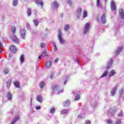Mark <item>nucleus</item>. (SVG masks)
Here are the masks:
<instances>
[{
    "label": "nucleus",
    "instance_id": "0eeeda50",
    "mask_svg": "<svg viewBox=\"0 0 124 124\" xmlns=\"http://www.w3.org/2000/svg\"><path fill=\"white\" fill-rule=\"evenodd\" d=\"M82 12V9L81 8H79L78 9V11L77 12V17L78 19L80 18V16H81V13Z\"/></svg>",
    "mask_w": 124,
    "mask_h": 124
},
{
    "label": "nucleus",
    "instance_id": "13d9d810",
    "mask_svg": "<svg viewBox=\"0 0 124 124\" xmlns=\"http://www.w3.org/2000/svg\"><path fill=\"white\" fill-rule=\"evenodd\" d=\"M66 82H67V80H65L64 82V85H66Z\"/></svg>",
    "mask_w": 124,
    "mask_h": 124
},
{
    "label": "nucleus",
    "instance_id": "7c9ffc66",
    "mask_svg": "<svg viewBox=\"0 0 124 124\" xmlns=\"http://www.w3.org/2000/svg\"><path fill=\"white\" fill-rule=\"evenodd\" d=\"M39 87L41 89H43L44 87H45V83L43 81H41L39 84Z\"/></svg>",
    "mask_w": 124,
    "mask_h": 124
},
{
    "label": "nucleus",
    "instance_id": "393cba45",
    "mask_svg": "<svg viewBox=\"0 0 124 124\" xmlns=\"http://www.w3.org/2000/svg\"><path fill=\"white\" fill-rule=\"evenodd\" d=\"M14 84L16 88H20V83L18 81H15Z\"/></svg>",
    "mask_w": 124,
    "mask_h": 124
},
{
    "label": "nucleus",
    "instance_id": "2f4dec72",
    "mask_svg": "<svg viewBox=\"0 0 124 124\" xmlns=\"http://www.w3.org/2000/svg\"><path fill=\"white\" fill-rule=\"evenodd\" d=\"M116 91H117V87H115L111 91V93H116Z\"/></svg>",
    "mask_w": 124,
    "mask_h": 124
},
{
    "label": "nucleus",
    "instance_id": "412c9836",
    "mask_svg": "<svg viewBox=\"0 0 124 124\" xmlns=\"http://www.w3.org/2000/svg\"><path fill=\"white\" fill-rule=\"evenodd\" d=\"M69 29H70V26H69V25H68V24H67L64 26L63 30H64V31H68V30H69Z\"/></svg>",
    "mask_w": 124,
    "mask_h": 124
},
{
    "label": "nucleus",
    "instance_id": "680f3d73",
    "mask_svg": "<svg viewBox=\"0 0 124 124\" xmlns=\"http://www.w3.org/2000/svg\"><path fill=\"white\" fill-rule=\"evenodd\" d=\"M38 58H39V60H40V59H41V56L40 55L39 56Z\"/></svg>",
    "mask_w": 124,
    "mask_h": 124
},
{
    "label": "nucleus",
    "instance_id": "e2e57ef3",
    "mask_svg": "<svg viewBox=\"0 0 124 124\" xmlns=\"http://www.w3.org/2000/svg\"><path fill=\"white\" fill-rule=\"evenodd\" d=\"M66 79H67V80L68 79H69V76H67Z\"/></svg>",
    "mask_w": 124,
    "mask_h": 124
},
{
    "label": "nucleus",
    "instance_id": "9b49d317",
    "mask_svg": "<svg viewBox=\"0 0 124 124\" xmlns=\"http://www.w3.org/2000/svg\"><path fill=\"white\" fill-rule=\"evenodd\" d=\"M119 15L121 19H124V12L123 9L119 10Z\"/></svg>",
    "mask_w": 124,
    "mask_h": 124
},
{
    "label": "nucleus",
    "instance_id": "c85d7f7f",
    "mask_svg": "<svg viewBox=\"0 0 124 124\" xmlns=\"http://www.w3.org/2000/svg\"><path fill=\"white\" fill-rule=\"evenodd\" d=\"M12 4L13 6H17L18 5V0H13Z\"/></svg>",
    "mask_w": 124,
    "mask_h": 124
},
{
    "label": "nucleus",
    "instance_id": "6ab92c4d",
    "mask_svg": "<svg viewBox=\"0 0 124 124\" xmlns=\"http://www.w3.org/2000/svg\"><path fill=\"white\" fill-rule=\"evenodd\" d=\"M13 41V42H15V43H18V42H19V39L15 35H14Z\"/></svg>",
    "mask_w": 124,
    "mask_h": 124
},
{
    "label": "nucleus",
    "instance_id": "b1692460",
    "mask_svg": "<svg viewBox=\"0 0 124 124\" xmlns=\"http://www.w3.org/2000/svg\"><path fill=\"white\" fill-rule=\"evenodd\" d=\"M36 3L37 4H40L41 6H43V2L42 0H36Z\"/></svg>",
    "mask_w": 124,
    "mask_h": 124
},
{
    "label": "nucleus",
    "instance_id": "2eb2a0df",
    "mask_svg": "<svg viewBox=\"0 0 124 124\" xmlns=\"http://www.w3.org/2000/svg\"><path fill=\"white\" fill-rule=\"evenodd\" d=\"M52 66V62L48 61L46 62V68H50V67Z\"/></svg>",
    "mask_w": 124,
    "mask_h": 124
},
{
    "label": "nucleus",
    "instance_id": "79ce46f5",
    "mask_svg": "<svg viewBox=\"0 0 124 124\" xmlns=\"http://www.w3.org/2000/svg\"><path fill=\"white\" fill-rule=\"evenodd\" d=\"M107 123L108 124H112V123H113V121H112V120L108 119L107 121Z\"/></svg>",
    "mask_w": 124,
    "mask_h": 124
},
{
    "label": "nucleus",
    "instance_id": "4c0bfd02",
    "mask_svg": "<svg viewBox=\"0 0 124 124\" xmlns=\"http://www.w3.org/2000/svg\"><path fill=\"white\" fill-rule=\"evenodd\" d=\"M45 56H48L47 55H46V51H44L42 53V57H45Z\"/></svg>",
    "mask_w": 124,
    "mask_h": 124
},
{
    "label": "nucleus",
    "instance_id": "8fccbe9b",
    "mask_svg": "<svg viewBox=\"0 0 124 124\" xmlns=\"http://www.w3.org/2000/svg\"><path fill=\"white\" fill-rule=\"evenodd\" d=\"M75 61L78 63H80V62H79V60H78V58H76Z\"/></svg>",
    "mask_w": 124,
    "mask_h": 124
},
{
    "label": "nucleus",
    "instance_id": "0e129e2a",
    "mask_svg": "<svg viewBox=\"0 0 124 124\" xmlns=\"http://www.w3.org/2000/svg\"><path fill=\"white\" fill-rule=\"evenodd\" d=\"M32 99L31 98V101H32Z\"/></svg>",
    "mask_w": 124,
    "mask_h": 124
},
{
    "label": "nucleus",
    "instance_id": "c03bdc74",
    "mask_svg": "<svg viewBox=\"0 0 124 124\" xmlns=\"http://www.w3.org/2000/svg\"><path fill=\"white\" fill-rule=\"evenodd\" d=\"M35 108L36 109V110H39L41 109V107H40V106H39L38 107H36Z\"/></svg>",
    "mask_w": 124,
    "mask_h": 124
},
{
    "label": "nucleus",
    "instance_id": "052dcab7",
    "mask_svg": "<svg viewBox=\"0 0 124 124\" xmlns=\"http://www.w3.org/2000/svg\"><path fill=\"white\" fill-rule=\"evenodd\" d=\"M97 21L98 22H99V18H98V17H97Z\"/></svg>",
    "mask_w": 124,
    "mask_h": 124
},
{
    "label": "nucleus",
    "instance_id": "a19ab883",
    "mask_svg": "<svg viewBox=\"0 0 124 124\" xmlns=\"http://www.w3.org/2000/svg\"><path fill=\"white\" fill-rule=\"evenodd\" d=\"M26 28L28 30H31V28L30 27V24L27 23L26 24Z\"/></svg>",
    "mask_w": 124,
    "mask_h": 124
},
{
    "label": "nucleus",
    "instance_id": "09e8293b",
    "mask_svg": "<svg viewBox=\"0 0 124 124\" xmlns=\"http://www.w3.org/2000/svg\"><path fill=\"white\" fill-rule=\"evenodd\" d=\"M41 48H44L45 47V44H42L41 45Z\"/></svg>",
    "mask_w": 124,
    "mask_h": 124
},
{
    "label": "nucleus",
    "instance_id": "4468645a",
    "mask_svg": "<svg viewBox=\"0 0 124 124\" xmlns=\"http://www.w3.org/2000/svg\"><path fill=\"white\" fill-rule=\"evenodd\" d=\"M116 108H114V109H110L108 110V113L110 114V115L111 116H113L114 114H115V113H116Z\"/></svg>",
    "mask_w": 124,
    "mask_h": 124
},
{
    "label": "nucleus",
    "instance_id": "9d476101",
    "mask_svg": "<svg viewBox=\"0 0 124 124\" xmlns=\"http://www.w3.org/2000/svg\"><path fill=\"white\" fill-rule=\"evenodd\" d=\"M122 51H123V47L122 46L119 47L117 48V51H116L115 54L116 56H118V55H119L121 53V52H122Z\"/></svg>",
    "mask_w": 124,
    "mask_h": 124
},
{
    "label": "nucleus",
    "instance_id": "aec40b11",
    "mask_svg": "<svg viewBox=\"0 0 124 124\" xmlns=\"http://www.w3.org/2000/svg\"><path fill=\"white\" fill-rule=\"evenodd\" d=\"M37 100V101H38V102H40V103H42V101H43V98L42 97V96L38 95Z\"/></svg>",
    "mask_w": 124,
    "mask_h": 124
},
{
    "label": "nucleus",
    "instance_id": "c9c22d12",
    "mask_svg": "<svg viewBox=\"0 0 124 124\" xmlns=\"http://www.w3.org/2000/svg\"><path fill=\"white\" fill-rule=\"evenodd\" d=\"M50 113H51V114H54L55 113V108H52L50 109Z\"/></svg>",
    "mask_w": 124,
    "mask_h": 124
},
{
    "label": "nucleus",
    "instance_id": "3c124183",
    "mask_svg": "<svg viewBox=\"0 0 124 124\" xmlns=\"http://www.w3.org/2000/svg\"><path fill=\"white\" fill-rule=\"evenodd\" d=\"M54 77V74H51L50 75V79H53V77Z\"/></svg>",
    "mask_w": 124,
    "mask_h": 124
},
{
    "label": "nucleus",
    "instance_id": "7ed1b4c3",
    "mask_svg": "<svg viewBox=\"0 0 124 124\" xmlns=\"http://www.w3.org/2000/svg\"><path fill=\"white\" fill-rule=\"evenodd\" d=\"M90 28H91V24L90 23H87L86 24H85L83 31V34H87V33L89 32Z\"/></svg>",
    "mask_w": 124,
    "mask_h": 124
},
{
    "label": "nucleus",
    "instance_id": "49530a36",
    "mask_svg": "<svg viewBox=\"0 0 124 124\" xmlns=\"http://www.w3.org/2000/svg\"><path fill=\"white\" fill-rule=\"evenodd\" d=\"M4 73L5 74H7V73H8V70L7 69H5L4 71Z\"/></svg>",
    "mask_w": 124,
    "mask_h": 124
},
{
    "label": "nucleus",
    "instance_id": "864d4df0",
    "mask_svg": "<svg viewBox=\"0 0 124 124\" xmlns=\"http://www.w3.org/2000/svg\"><path fill=\"white\" fill-rule=\"evenodd\" d=\"M52 45H53V47H54L55 46H56V43L53 42L52 43Z\"/></svg>",
    "mask_w": 124,
    "mask_h": 124
},
{
    "label": "nucleus",
    "instance_id": "f257e3e1",
    "mask_svg": "<svg viewBox=\"0 0 124 124\" xmlns=\"http://www.w3.org/2000/svg\"><path fill=\"white\" fill-rule=\"evenodd\" d=\"M112 64H113V60L110 59L108 62L107 67H106V70L103 73V75L100 77V78H103V77H106V76H107V74H108V69H110V68H111Z\"/></svg>",
    "mask_w": 124,
    "mask_h": 124
},
{
    "label": "nucleus",
    "instance_id": "bb28decb",
    "mask_svg": "<svg viewBox=\"0 0 124 124\" xmlns=\"http://www.w3.org/2000/svg\"><path fill=\"white\" fill-rule=\"evenodd\" d=\"M7 88H9L11 85V79H9L6 83Z\"/></svg>",
    "mask_w": 124,
    "mask_h": 124
},
{
    "label": "nucleus",
    "instance_id": "5fc2aeb1",
    "mask_svg": "<svg viewBox=\"0 0 124 124\" xmlns=\"http://www.w3.org/2000/svg\"><path fill=\"white\" fill-rule=\"evenodd\" d=\"M82 117H83V115H82V114H79L78 116V118H82Z\"/></svg>",
    "mask_w": 124,
    "mask_h": 124
},
{
    "label": "nucleus",
    "instance_id": "72a5a7b5",
    "mask_svg": "<svg viewBox=\"0 0 124 124\" xmlns=\"http://www.w3.org/2000/svg\"><path fill=\"white\" fill-rule=\"evenodd\" d=\"M83 18H86V17L88 16V13L86 11H84L83 13Z\"/></svg>",
    "mask_w": 124,
    "mask_h": 124
},
{
    "label": "nucleus",
    "instance_id": "774afa93",
    "mask_svg": "<svg viewBox=\"0 0 124 124\" xmlns=\"http://www.w3.org/2000/svg\"><path fill=\"white\" fill-rule=\"evenodd\" d=\"M105 0V1H107V0Z\"/></svg>",
    "mask_w": 124,
    "mask_h": 124
},
{
    "label": "nucleus",
    "instance_id": "bf43d9fd",
    "mask_svg": "<svg viewBox=\"0 0 124 124\" xmlns=\"http://www.w3.org/2000/svg\"><path fill=\"white\" fill-rule=\"evenodd\" d=\"M111 96H114L115 95V93H112L111 94Z\"/></svg>",
    "mask_w": 124,
    "mask_h": 124
},
{
    "label": "nucleus",
    "instance_id": "4be33fe9",
    "mask_svg": "<svg viewBox=\"0 0 124 124\" xmlns=\"http://www.w3.org/2000/svg\"><path fill=\"white\" fill-rule=\"evenodd\" d=\"M27 14L29 17L31 15V9L28 8L27 11Z\"/></svg>",
    "mask_w": 124,
    "mask_h": 124
},
{
    "label": "nucleus",
    "instance_id": "f8f14e48",
    "mask_svg": "<svg viewBox=\"0 0 124 124\" xmlns=\"http://www.w3.org/2000/svg\"><path fill=\"white\" fill-rule=\"evenodd\" d=\"M63 105L64 107H67V106H69V105H70V101L69 100H66L65 102H63Z\"/></svg>",
    "mask_w": 124,
    "mask_h": 124
},
{
    "label": "nucleus",
    "instance_id": "423d86ee",
    "mask_svg": "<svg viewBox=\"0 0 124 124\" xmlns=\"http://www.w3.org/2000/svg\"><path fill=\"white\" fill-rule=\"evenodd\" d=\"M110 8L112 11H116V4L113 0L110 1Z\"/></svg>",
    "mask_w": 124,
    "mask_h": 124
},
{
    "label": "nucleus",
    "instance_id": "c756f323",
    "mask_svg": "<svg viewBox=\"0 0 124 124\" xmlns=\"http://www.w3.org/2000/svg\"><path fill=\"white\" fill-rule=\"evenodd\" d=\"M33 22L34 23V25L35 26V27H37V26H38V19H34L33 20Z\"/></svg>",
    "mask_w": 124,
    "mask_h": 124
},
{
    "label": "nucleus",
    "instance_id": "cd10ccee",
    "mask_svg": "<svg viewBox=\"0 0 124 124\" xmlns=\"http://www.w3.org/2000/svg\"><path fill=\"white\" fill-rule=\"evenodd\" d=\"M67 113H68V110H67V109H63L61 112V115H64L67 114Z\"/></svg>",
    "mask_w": 124,
    "mask_h": 124
},
{
    "label": "nucleus",
    "instance_id": "6e6d98bb",
    "mask_svg": "<svg viewBox=\"0 0 124 124\" xmlns=\"http://www.w3.org/2000/svg\"><path fill=\"white\" fill-rule=\"evenodd\" d=\"M54 48L55 51H57V46H54Z\"/></svg>",
    "mask_w": 124,
    "mask_h": 124
},
{
    "label": "nucleus",
    "instance_id": "e433bc0d",
    "mask_svg": "<svg viewBox=\"0 0 124 124\" xmlns=\"http://www.w3.org/2000/svg\"><path fill=\"white\" fill-rule=\"evenodd\" d=\"M67 3L68 5H70V6H71L72 5V0H67Z\"/></svg>",
    "mask_w": 124,
    "mask_h": 124
},
{
    "label": "nucleus",
    "instance_id": "a18cd8bd",
    "mask_svg": "<svg viewBox=\"0 0 124 124\" xmlns=\"http://www.w3.org/2000/svg\"><path fill=\"white\" fill-rule=\"evenodd\" d=\"M85 124H91V121H90V120L86 121Z\"/></svg>",
    "mask_w": 124,
    "mask_h": 124
},
{
    "label": "nucleus",
    "instance_id": "39448f33",
    "mask_svg": "<svg viewBox=\"0 0 124 124\" xmlns=\"http://www.w3.org/2000/svg\"><path fill=\"white\" fill-rule=\"evenodd\" d=\"M19 34L20 35V38L22 39H25V37H26V30H20Z\"/></svg>",
    "mask_w": 124,
    "mask_h": 124
},
{
    "label": "nucleus",
    "instance_id": "37998d69",
    "mask_svg": "<svg viewBox=\"0 0 124 124\" xmlns=\"http://www.w3.org/2000/svg\"><path fill=\"white\" fill-rule=\"evenodd\" d=\"M119 117L123 116V111H121L118 114Z\"/></svg>",
    "mask_w": 124,
    "mask_h": 124
},
{
    "label": "nucleus",
    "instance_id": "20e7f679",
    "mask_svg": "<svg viewBox=\"0 0 124 124\" xmlns=\"http://www.w3.org/2000/svg\"><path fill=\"white\" fill-rule=\"evenodd\" d=\"M59 86L58 85L54 86L52 87V90L53 92H58L60 93H63V89H62L61 90H59Z\"/></svg>",
    "mask_w": 124,
    "mask_h": 124
},
{
    "label": "nucleus",
    "instance_id": "ddd939ff",
    "mask_svg": "<svg viewBox=\"0 0 124 124\" xmlns=\"http://www.w3.org/2000/svg\"><path fill=\"white\" fill-rule=\"evenodd\" d=\"M19 119H20V117L19 116V115H16L15 117V118L14 119L13 121L12 122L11 124H15V123H16V122H17V121H19Z\"/></svg>",
    "mask_w": 124,
    "mask_h": 124
},
{
    "label": "nucleus",
    "instance_id": "f704fd0d",
    "mask_svg": "<svg viewBox=\"0 0 124 124\" xmlns=\"http://www.w3.org/2000/svg\"><path fill=\"white\" fill-rule=\"evenodd\" d=\"M16 31V28L15 27H12V32L13 34H15V32Z\"/></svg>",
    "mask_w": 124,
    "mask_h": 124
},
{
    "label": "nucleus",
    "instance_id": "1a4fd4ad",
    "mask_svg": "<svg viewBox=\"0 0 124 124\" xmlns=\"http://www.w3.org/2000/svg\"><path fill=\"white\" fill-rule=\"evenodd\" d=\"M10 50L12 53H16L17 52V48L14 45H12L10 46Z\"/></svg>",
    "mask_w": 124,
    "mask_h": 124
},
{
    "label": "nucleus",
    "instance_id": "a211bd4d",
    "mask_svg": "<svg viewBox=\"0 0 124 124\" xmlns=\"http://www.w3.org/2000/svg\"><path fill=\"white\" fill-rule=\"evenodd\" d=\"M80 95L78 94H74V100L75 101H77L80 99Z\"/></svg>",
    "mask_w": 124,
    "mask_h": 124
},
{
    "label": "nucleus",
    "instance_id": "dca6fc26",
    "mask_svg": "<svg viewBox=\"0 0 124 124\" xmlns=\"http://www.w3.org/2000/svg\"><path fill=\"white\" fill-rule=\"evenodd\" d=\"M115 74L116 72L115 71V70H112L108 73V77L110 78V77H112V76H114V75H115Z\"/></svg>",
    "mask_w": 124,
    "mask_h": 124
},
{
    "label": "nucleus",
    "instance_id": "338daca9",
    "mask_svg": "<svg viewBox=\"0 0 124 124\" xmlns=\"http://www.w3.org/2000/svg\"><path fill=\"white\" fill-rule=\"evenodd\" d=\"M47 30H48V29L46 28V31H47Z\"/></svg>",
    "mask_w": 124,
    "mask_h": 124
},
{
    "label": "nucleus",
    "instance_id": "603ef678",
    "mask_svg": "<svg viewBox=\"0 0 124 124\" xmlns=\"http://www.w3.org/2000/svg\"><path fill=\"white\" fill-rule=\"evenodd\" d=\"M59 61V59L57 58L55 60L54 62H58Z\"/></svg>",
    "mask_w": 124,
    "mask_h": 124
},
{
    "label": "nucleus",
    "instance_id": "a878e982",
    "mask_svg": "<svg viewBox=\"0 0 124 124\" xmlns=\"http://www.w3.org/2000/svg\"><path fill=\"white\" fill-rule=\"evenodd\" d=\"M6 97L8 100H12V94L10 93H8L6 95Z\"/></svg>",
    "mask_w": 124,
    "mask_h": 124
},
{
    "label": "nucleus",
    "instance_id": "f03ea898",
    "mask_svg": "<svg viewBox=\"0 0 124 124\" xmlns=\"http://www.w3.org/2000/svg\"><path fill=\"white\" fill-rule=\"evenodd\" d=\"M62 33L61 31V30H58V40L60 42V44L63 45L65 43V40L62 38Z\"/></svg>",
    "mask_w": 124,
    "mask_h": 124
},
{
    "label": "nucleus",
    "instance_id": "6e6552de",
    "mask_svg": "<svg viewBox=\"0 0 124 124\" xmlns=\"http://www.w3.org/2000/svg\"><path fill=\"white\" fill-rule=\"evenodd\" d=\"M101 20L102 24H105L106 23V16H105V14H103L101 17Z\"/></svg>",
    "mask_w": 124,
    "mask_h": 124
},
{
    "label": "nucleus",
    "instance_id": "5701e85b",
    "mask_svg": "<svg viewBox=\"0 0 124 124\" xmlns=\"http://www.w3.org/2000/svg\"><path fill=\"white\" fill-rule=\"evenodd\" d=\"M24 61H25V58L24 57L23 54H22L20 57V62L21 63H23V62H24Z\"/></svg>",
    "mask_w": 124,
    "mask_h": 124
},
{
    "label": "nucleus",
    "instance_id": "ea45409f",
    "mask_svg": "<svg viewBox=\"0 0 124 124\" xmlns=\"http://www.w3.org/2000/svg\"><path fill=\"white\" fill-rule=\"evenodd\" d=\"M121 119H118L116 122L115 124H121Z\"/></svg>",
    "mask_w": 124,
    "mask_h": 124
},
{
    "label": "nucleus",
    "instance_id": "69168bd1",
    "mask_svg": "<svg viewBox=\"0 0 124 124\" xmlns=\"http://www.w3.org/2000/svg\"><path fill=\"white\" fill-rule=\"evenodd\" d=\"M93 107H95V105H94L93 106Z\"/></svg>",
    "mask_w": 124,
    "mask_h": 124
},
{
    "label": "nucleus",
    "instance_id": "4d7b16f0",
    "mask_svg": "<svg viewBox=\"0 0 124 124\" xmlns=\"http://www.w3.org/2000/svg\"><path fill=\"white\" fill-rule=\"evenodd\" d=\"M60 16H61V17H62H62H63V13H62V14L60 15Z\"/></svg>",
    "mask_w": 124,
    "mask_h": 124
},
{
    "label": "nucleus",
    "instance_id": "58836bf2",
    "mask_svg": "<svg viewBox=\"0 0 124 124\" xmlns=\"http://www.w3.org/2000/svg\"><path fill=\"white\" fill-rule=\"evenodd\" d=\"M2 47H3L2 44L1 43H0V53H1V52H2Z\"/></svg>",
    "mask_w": 124,
    "mask_h": 124
},
{
    "label": "nucleus",
    "instance_id": "de8ad7c7",
    "mask_svg": "<svg viewBox=\"0 0 124 124\" xmlns=\"http://www.w3.org/2000/svg\"><path fill=\"white\" fill-rule=\"evenodd\" d=\"M124 90L123 89H121L120 91H119V93H124Z\"/></svg>",
    "mask_w": 124,
    "mask_h": 124
},
{
    "label": "nucleus",
    "instance_id": "f3484780",
    "mask_svg": "<svg viewBox=\"0 0 124 124\" xmlns=\"http://www.w3.org/2000/svg\"><path fill=\"white\" fill-rule=\"evenodd\" d=\"M52 6L54 8H58L59 7V3H58L57 1H54L52 3Z\"/></svg>",
    "mask_w": 124,
    "mask_h": 124
},
{
    "label": "nucleus",
    "instance_id": "473e14b6",
    "mask_svg": "<svg viewBox=\"0 0 124 124\" xmlns=\"http://www.w3.org/2000/svg\"><path fill=\"white\" fill-rule=\"evenodd\" d=\"M96 5L97 7H101V4H100V0H97Z\"/></svg>",
    "mask_w": 124,
    "mask_h": 124
}]
</instances>
